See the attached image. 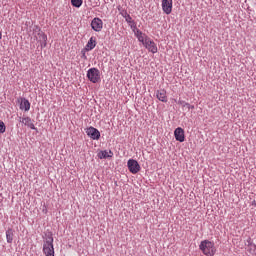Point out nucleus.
<instances>
[{
  "label": "nucleus",
  "mask_w": 256,
  "mask_h": 256,
  "mask_svg": "<svg viewBox=\"0 0 256 256\" xmlns=\"http://www.w3.org/2000/svg\"><path fill=\"white\" fill-rule=\"evenodd\" d=\"M44 244H43V253L46 256H55V248L53 247V233L48 232L45 234Z\"/></svg>",
  "instance_id": "1"
},
{
  "label": "nucleus",
  "mask_w": 256,
  "mask_h": 256,
  "mask_svg": "<svg viewBox=\"0 0 256 256\" xmlns=\"http://www.w3.org/2000/svg\"><path fill=\"white\" fill-rule=\"evenodd\" d=\"M199 249L202 251L203 255L206 256H214L217 251V249H215V243L209 240L202 241L199 245Z\"/></svg>",
  "instance_id": "2"
},
{
  "label": "nucleus",
  "mask_w": 256,
  "mask_h": 256,
  "mask_svg": "<svg viewBox=\"0 0 256 256\" xmlns=\"http://www.w3.org/2000/svg\"><path fill=\"white\" fill-rule=\"evenodd\" d=\"M87 77L91 83H99L101 81V72L97 68H90L87 71Z\"/></svg>",
  "instance_id": "3"
},
{
  "label": "nucleus",
  "mask_w": 256,
  "mask_h": 256,
  "mask_svg": "<svg viewBox=\"0 0 256 256\" xmlns=\"http://www.w3.org/2000/svg\"><path fill=\"white\" fill-rule=\"evenodd\" d=\"M127 167L133 175H137L139 171H141V165H139V162L135 159H129L127 162Z\"/></svg>",
  "instance_id": "4"
},
{
  "label": "nucleus",
  "mask_w": 256,
  "mask_h": 256,
  "mask_svg": "<svg viewBox=\"0 0 256 256\" xmlns=\"http://www.w3.org/2000/svg\"><path fill=\"white\" fill-rule=\"evenodd\" d=\"M19 122L25 125V127H28L29 129H32L33 131L37 132V127H35V120L31 119L29 116L20 117Z\"/></svg>",
  "instance_id": "5"
},
{
  "label": "nucleus",
  "mask_w": 256,
  "mask_h": 256,
  "mask_svg": "<svg viewBox=\"0 0 256 256\" xmlns=\"http://www.w3.org/2000/svg\"><path fill=\"white\" fill-rule=\"evenodd\" d=\"M86 134L88 135V137H90V139L93 140H99L101 138V132H99V130L97 128L94 127H89L86 130Z\"/></svg>",
  "instance_id": "6"
},
{
  "label": "nucleus",
  "mask_w": 256,
  "mask_h": 256,
  "mask_svg": "<svg viewBox=\"0 0 256 256\" xmlns=\"http://www.w3.org/2000/svg\"><path fill=\"white\" fill-rule=\"evenodd\" d=\"M91 28L93 31H96V33H99L103 29V20L101 18H94L91 22Z\"/></svg>",
  "instance_id": "7"
},
{
  "label": "nucleus",
  "mask_w": 256,
  "mask_h": 256,
  "mask_svg": "<svg viewBox=\"0 0 256 256\" xmlns=\"http://www.w3.org/2000/svg\"><path fill=\"white\" fill-rule=\"evenodd\" d=\"M162 11H164L166 15H171L173 11V0H162Z\"/></svg>",
  "instance_id": "8"
},
{
  "label": "nucleus",
  "mask_w": 256,
  "mask_h": 256,
  "mask_svg": "<svg viewBox=\"0 0 256 256\" xmlns=\"http://www.w3.org/2000/svg\"><path fill=\"white\" fill-rule=\"evenodd\" d=\"M143 45L148 49V51H150V53L155 54L158 51L157 44H155V42L151 40V38L146 39Z\"/></svg>",
  "instance_id": "9"
},
{
  "label": "nucleus",
  "mask_w": 256,
  "mask_h": 256,
  "mask_svg": "<svg viewBox=\"0 0 256 256\" xmlns=\"http://www.w3.org/2000/svg\"><path fill=\"white\" fill-rule=\"evenodd\" d=\"M174 136L176 141L183 143V141H185V130H183L181 127L176 128L174 131Z\"/></svg>",
  "instance_id": "10"
},
{
  "label": "nucleus",
  "mask_w": 256,
  "mask_h": 256,
  "mask_svg": "<svg viewBox=\"0 0 256 256\" xmlns=\"http://www.w3.org/2000/svg\"><path fill=\"white\" fill-rule=\"evenodd\" d=\"M156 97L162 103H167V91L165 89L157 90Z\"/></svg>",
  "instance_id": "11"
},
{
  "label": "nucleus",
  "mask_w": 256,
  "mask_h": 256,
  "mask_svg": "<svg viewBox=\"0 0 256 256\" xmlns=\"http://www.w3.org/2000/svg\"><path fill=\"white\" fill-rule=\"evenodd\" d=\"M37 39L40 42L41 47H47V35L44 32L40 31Z\"/></svg>",
  "instance_id": "12"
},
{
  "label": "nucleus",
  "mask_w": 256,
  "mask_h": 256,
  "mask_svg": "<svg viewBox=\"0 0 256 256\" xmlns=\"http://www.w3.org/2000/svg\"><path fill=\"white\" fill-rule=\"evenodd\" d=\"M21 111H29L31 109V103L26 98H21L20 102Z\"/></svg>",
  "instance_id": "13"
},
{
  "label": "nucleus",
  "mask_w": 256,
  "mask_h": 256,
  "mask_svg": "<svg viewBox=\"0 0 256 256\" xmlns=\"http://www.w3.org/2000/svg\"><path fill=\"white\" fill-rule=\"evenodd\" d=\"M96 46L97 40L95 39V37H91L88 43L86 44V51H93V49H95Z\"/></svg>",
  "instance_id": "14"
},
{
  "label": "nucleus",
  "mask_w": 256,
  "mask_h": 256,
  "mask_svg": "<svg viewBox=\"0 0 256 256\" xmlns=\"http://www.w3.org/2000/svg\"><path fill=\"white\" fill-rule=\"evenodd\" d=\"M135 35H136L138 41H140V43H142L143 45H144L145 41H147V39H149V37H147V35H145L140 30H137Z\"/></svg>",
  "instance_id": "15"
},
{
  "label": "nucleus",
  "mask_w": 256,
  "mask_h": 256,
  "mask_svg": "<svg viewBox=\"0 0 256 256\" xmlns=\"http://www.w3.org/2000/svg\"><path fill=\"white\" fill-rule=\"evenodd\" d=\"M98 157H99V159H109V158L113 157V152L111 150H109V151L104 150L98 154Z\"/></svg>",
  "instance_id": "16"
},
{
  "label": "nucleus",
  "mask_w": 256,
  "mask_h": 256,
  "mask_svg": "<svg viewBox=\"0 0 256 256\" xmlns=\"http://www.w3.org/2000/svg\"><path fill=\"white\" fill-rule=\"evenodd\" d=\"M122 17H124L126 23H129L131 27L135 25V20L131 17V15H129V13L127 12L122 13Z\"/></svg>",
  "instance_id": "17"
},
{
  "label": "nucleus",
  "mask_w": 256,
  "mask_h": 256,
  "mask_svg": "<svg viewBox=\"0 0 256 256\" xmlns=\"http://www.w3.org/2000/svg\"><path fill=\"white\" fill-rule=\"evenodd\" d=\"M178 105H181L183 108L187 109L188 111L195 109L194 105H191L187 102H185L184 100H179L178 101Z\"/></svg>",
  "instance_id": "18"
},
{
  "label": "nucleus",
  "mask_w": 256,
  "mask_h": 256,
  "mask_svg": "<svg viewBox=\"0 0 256 256\" xmlns=\"http://www.w3.org/2000/svg\"><path fill=\"white\" fill-rule=\"evenodd\" d=\"M7 243H13V229H8L6 231Z\"/></svg>",
  "instance_id": "19"
},
{
  "label": "nucleus",
  "mask_w": 256,
  "mask_h": 256,
  "mask_svg": "<svg viewBox=\"0 0 256 256\" xmlns=\"http://www.w3.org/2000/svg\"><path fill=\"white\" fill-rule=\"evenodd\" d=\"M71 5L73 7L79 8L83 5V0H71Z\"/></svg>",
  "instance_id": "20"
},
{
  "label": "nucleus",
  "mask_w": 256,
  "mask_h": 256,
  "mask_svg": "<svg viewBox=\"0 0 256 256\" xmlns=\"http://www.w3.org/2000/svg\"><path fill=\"white\" fill-rule=\"evenodd\" d=\"M6 129L5 123L0 120V133H5Z\"/></svg>",
  "instance_id": "21"
},
{
  "label": "nucleus",
  "mask_w": 256,
  "mask_h": 256,
  "mask_svg": "<svg viewBox=\"0 0 256 256\" xmlns=\"http://www.w3.org/2000/svg\"><path fill=\"white\" fill-rule=\"evenodd\" d=\"M248 247H250V249H252V251H255V249H256V245L251 243V240H248Z\"/></svg>",
  "instance_id": "22"
}]
</instances>
